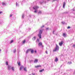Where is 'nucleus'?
<instances>
[{
	"instance_id": "obj_1",
	"label": "nucleus",
	"mask_w": 75,
	"mask_h": 75,
	"mask_svg": "<svg viewBox=\"0 0 75 75\" xmlns=\"http://www.w3.org/2000/svg\"><path fill=\"white\" fill-rule=\"evenodd\" d=\"M39 8V7L36 5L35 6L33 7V9L35 10V11H34V13H37L38 12V9Z\"/></svg>"
},
{
	"instance_id": "obj_2",
	"label": "nucleus",
	"mask_w": 75,
	"mask_h": 75,
	"mask_svg": "<svg viewBox=\"0 0 75 75\" xmlns=\"http://www.w3.org/2000/svg\"><path fill=\"white\" fill-rule=\"evenodd\" d=\"M59 46L57 45V44H56V47L54 50H53V51H59Z\"/></svg>"
},
{
	"instance_id": "obj_3",
	"label": "nucleus",
	"mask_w": 75,
	"mask_h": 75,
	"mask_svg": "<svg viewBox=\"0 0 75 75\" xmlns=\"http://www.w3.org/2000/svg\"><path fill=\"white\" fill-rule=\"evenodd\" d=\"M42 33V30H40L39 31V33L38 35V36L40 39L41 38V34Z\"/></svg>"
},
{
	"instance_id": "obj_4",
	"label": "nucleus",
	"mask_w": 75,
	"mask_h": 75,
	"mask_svg": "<svg viewBox=\"0 0 75 75\" xmlns=\"http://www.w3.org/2000/svg\"><path fill=\"white\" fill-rule=\"evenodd\" d=\"M64 42L63 41H62L60 42L59 43V45L60 46H62V44H63V43Z\"/></svg>"
},
{
	"instance_id": "obj_5",
	"label": "nucleus",
	"mask_w": 75,
	"mask_h": 75,
	"mask_svg": "<svg viewBox=\"0 0 75 75\" xmlns=\"http://www.w3.org/2000/svg\"><path fill=\"white\" fill-rule=\"evenodd\" d=\"M42 45V44L41 42H40L39 43L38 45L39 46H40L41 45H42V47H43V45Z\"/></svg>"
},
{
	"instance_id": "obj_6",
	"label": "nucleus",
	"mask_w": 75,
	"mask_h": 75,
	"mask_svg": "<svg viewBox=\"0 0 75 75\" xmlns=\"http://www.w3.org/2000/svg\"><path fill=\"white\" fill-rule=\"evenodd\" d=\"M63 35L64 37H67V33H63Z\"/></svg>"
},
{
	"instance_id": "obj_7",
	"label": "nucleus",
	"mask_w": 75,
	"mask_h": 75,
	"mask_svg": "<svg viewBox=\"0 0 75 75\" xmlns=\"http://www.w3.org/2000/svg\"><path fill=\"white\" fill-rule=\"evenodd\" d=\"M66 4V3L65 2H64V4L63 6V7L64 8H65V5Z\"/></svg>"
},
{
	"instance_id": "obj_8",
	"label": "nucleus",
	"mask_w": 75,
	"mask_h": 75,
	"mask_svg": "<svg viewBox=\"0 0 75 75\" xmlns=\"http://www.w3.org/2000/svg\"><path fill=\"white\" fill-rule=\"evenodd\" d=\"M31 49H28L26 51V54H28V53L29 52V51H30Z\"/></svg>"
},
{
	"instance_id": "obj_9",
	"label": "nucleus",
	"mask_w": 75,
	"mask_h": 75,
	"mask_svg": "<svg viewBox=\"0 0 75 75\" xmlns=\"http://www.w3.org/2000/svg\"><path fill=\"white\" fill-rule=\"evenodd\" d=\"M12 2H13V0H10L8 1V3H9V4H11V3Z\"/></svg>"
},
{
	"instance_id": "obj_10",
	"label": "nucleus",
	"mask_w": 75,
	"mask_h": 75,
	"mask_svg": "<svg viewBox=\"0 0 75 75\" xmlns=\"http://www.w3.org/2000/svg\"><path fill=\"white\" fill-rule=\"evenodd\" d=\"M11 66H10V65H8V69L9 70H10V69H11Z\"/></svg>"
},
{
	"instance_id": "obj_11",
	"label": "nucleus",
	"mask_w": 75,
	"mask_h": 75,
	"mask_svg": "<svg viewBox=\"0 0 75 75\" xmlns=\"http://www.w3.org/2000/svg\"><path fill=\"white\" fill-rule=\"evenodd\" d=\"M30 50H31L30 51H31V53H32V54H33V53H34V50L31 49H30Z\"/></svg>"
},
{
	"instance_id": "obj_12",
	"label": "nucleus",
	"mask_w": 75,
	"mask_h": 75,
	"mask_svg": "<svg viewBox=\"0 0 75 75\" xmlns=\"http://www.w3.org/2000/svg\"><path fill=\"white\" fill-rule=\"evenodd\" d=\"M23 68H24V67H23V66H22L20 67V70H22V69H23Z\"/></svg>"
},
{
	"instance_id": "obj_13",
	"label": "nucleus",
	"mask_w": 75,
	"mask_h": 75,
	"mask_svg": "<svg viewBox=\"0 0 75 75\" xmlns=\"http://www.w3.org/2000/svg\"><path fill=\"white\" fill-rule=\"evenodd\" d=\"M11 69L12 71H14V67H11Z\"/></svg>"
},
{
	"instance_id": "obj_14",
	"label": "nucleus",
	"mask_w": 75,
	"mask_h": 75,
	"mask_svg": "<svg viewBox=\"0 0 75 75\" xmlns=\"http://www.w3.org/2000/svg\"><path fill=\"white\" fill-rule=\"evenodd\" d=\"M38 62V59H35L34 61V63H37Z\"/></svg>"
},
{
	"instance_id": "obj_15",
	"label": "nucleus",
	"mask_w": 75,
	"mask_h": 75,
	"mask_svg": "<svg viewBox=\"0 0 75 75\" xmlns=\"http://www.w3.org/2000/svg\"><path fill=\"white\" fill-rule=\"evenodd\" d=\"M2 5L4 6L6 4V2H3L2 3Z\"/></svg>"
},
{
	"instance_id": "obj_16",
	"label": "nucleus",
	"mask_w": 75,
	"mask_h": 75,
	"mask_svg": "<svg viewBox=\"0 0 75 75\" xmlns=\"http://www.w3.org/2000/svg\"><path fill=\"white\" fill-rule=\"evenodd\" d=\"M16 7H18L19 6V4H18L17 2L16 3Z\"/></svg>"
},
{
	"instance_id": "obj_17",
	"label": "nucleus",
	"mask_w": 75,
	"mask_h": 75,
	"mask_svg": "<svg viewBox=\"0 0 75 75\" xmlns=\"http://www.w3.org/2000/svg\"><path fill=\"white\" fill-rule=\"evenodd\" d=\"M58 61V58H56L54 60V61L55 62H57Z\"/></svg>"
},
{
	"instance_id": "obj_18",
	"label": "nucleus",
	"mask_w": 75,
	"mask_h": 75,
	"mask_svg": "<svg viewBox=\"0 0 75 75\" xmlns=\"http://www.w3.org/2000/svg\"><path fill=\"white\" fill-rule=\"evenodd\" d=\"M42 13V12L41 11H39L38 13V14H41Z\"/></svg>"
},
{
	"instance_id": "obj_19",
	"label": "nucleus",
	"mask_w": 75,
	"mask_h": 75,
	"mask_svg": "<svg viewBox=\"0 0 75 75\" xmlns=\"http://www.w3.org/2000/svg\"><path fill=\"white\" fill-rule=\"evenodd\" d=\"M35 68H38L39 67H41V65H38L37 66H35Z\"/></svg>"
},
{
	"instance_id": "obj_20",
	"label": "nucleus",
	"mask_w": 75,
	"mask_h": 75,
	"mask_svg": "<svg viewBox=\"0 0 75 75\" xmlns=\"http://www.w3.org/2000/svg\"><path fill=\"white\" fill-rule=\"evenodd\" d=\"M35 39H36V37H35H35H33V38L32 39V40H35Z\"/></svg>"
},
{
	"instance_id": "obj_21",
	"label": "nucleus",
	"mask_w": 75,
	"mask_h": 75,
	"mask_svg": "<svg viewBox=\"0 0 75 75\" xmlns=\"http://www.w3.org/2000/svg\"><path fill=\"white\" fill-rule=\"evenodd\" d=\"M72 64V62H69L67 63V64Z\"/></svg>"
},
{
	"instance_id": "obj_22",
	"label": "nucleus",
	"mask_w": 75,
	"mask_h": 75,
	"mask_svg": "<svg viewBox=\"0 0 75 75\" xmlns=\"http://www.w3.org/2000/svg\"><path fill=\"white\" fill-rule=\"evenodd\" d=\"M24 14H23L22 15V18H24Z\"/></svg>"
},
{
	"instance_id": "obj_23",
	"label": "nucleus",
	"mask_w": 75,
	"mask_h": 75,
	"mask_svg": "<svg viewBox=\"0 0 75 75\" xmlns=\"http://www.w3.org/2000/svg\"><path fill=\"white\" fill-rule=\"evenodd\" d=\"M13 42H14V40H11V41L10 42V44H11V43H13Z\"/></svg>"
},
{
	"instance_id": "obj_24",
	"label": "nucleus",
	"mask_w": 75,
	"mask_h": 75,
	"mask_svg": "<svg viewBox=\"0 0 75 75\" xmlns=\"http://www.w3.org/2000/svg\"><path fill=\"white\" fill-rule=\"evenodd\" d=\"M13 52L14 53H15V52H16V49H15L14 50H13Z\"/></svg>"
},
{
	"instance_id": "obj_25",
	"label": "nucleus",
	"mask_w": 75,
	"mask_h": 75,
	"mask_svg": "<svg viewBox=\"0 0 75 75\" xmlns=\"http://www.w3.org/2000/svg\"><path fill=\"white\" fill-rule=\"evenodd\" d=\"M25 40H24L23 42V44H24V43H25Z\"/></svg>"
},
{
	"instance_id": "obj_26",
	"label": "nucleus",
	"mask_w": 75,
	"mask_h": 75,
	"mask_svg": "<svg viewBox=\"0 0 75 75\" xmlns=\"http://www.w3.org/2000/svg\"><path fill=\"white\" fill-rule=\"evenodd\" d=\"M24 70L25 71H27V69L26 67L24 68Z\"/></svg>"
},
{
	"instance_id": "obj_27",
	"label": "nucleus",
	"mask_w": 75,
	"mask_h": 75,
	"mask_svg": "<svg viewBox=\"0 0 75 75\" xmlns=\"http://www.w3.org/2000/svg\"><path fill=\"white\" fill-rule=\"evenodd\" d=\"M44 71V69H42V70H40V72H42V71Z\"/></svg>"
},
{
	"instance_id": "obj_28",
	"label": "nucleus",
	"mask_w": 75,
	"mask_h": 75,
	"mask_svg": "<svg viewBox=\"0 0 75 75\" xmlns=\"http://www.w3.org/2000/svg\"><path fill=\"white\" fill-rule=\"evenodd\" d=\"M13 16V14H10V16H9L10 17H11Z\"/></svg>"
},
{
	"instance_id": "obj_29",
	"label": "nucleus",
	"mask_w": 75,
	"mask_h": 75,
	"mask_svg": "<svg viewBox=\"0 0 75 75\" xmlns=\"http://www.w3.org/2000/svg\"><path fill=\"white\" fill-rule=\"evenodd\" d=\"M49 30V28H46V31H47V30Z\"/></svg>"
},
{
	"instance_id": "obj_30",
	"label": "nucleus",
	"mask_w": 75,
	"mask_h": 75,
	"mask_svg": "<svg viewBox=\"0 0 75 75\" xmlns=\"http://www.w3.org/2000/svg\"><path fill=\"white\" fill-rule=\"evenodd\" d=\"M18 65H19V66H20V65H21V64H20V62H19L18 63Z\"/></svg>"
},
{
	"instance_id": "obj_31",
	"label": "nucleus",
	"mask_w": 75,
	"mask_h": 75,
	"mask_svg": "<svg viewBox=\"0 0 75 75\" xmlns=\"http://www.w3.org/2000/svg\"><path fill=\"white\" fill-rule=\"evenodd\" d=\"M6 65H8V62H6Z\"/></svg>"
},
{
	"instance_id": "obj_32",
	"label": "nucleus",
	"mask_w": 75,
	"mask_h": 75,
	"mask_svg": "<svg viewBox=\"0 0 75 75\" xmlns=\"http://www.w3.org/2000/svg\"><path fill=\"white\" fill-rule=\"evenodd\" d=\"M62 23L63 24H65V22H62Z\"/></svg>"
},
{
	"instance_id": "obj_33",
	"label": "nucleus",
	"mask_w": 75,
	"mask_h": 75,
	"mask_svg": "<svg viewBox=\"0 0 75 75\" xmlns=\"http://www.w3.org/2000/svg\"><path fill=\"white\" fill-rule=\"evenodd\" d=\"M37 41H38V42H40V40H39V39H38L37 40Z\"/></svg>"
},
{
	"instance_id": "obj_34",
	"label": "nucleus",
	"mask_w": 75,
	"mask_h": 75,
	"mask_svg": "<svg viewBox=\"0 0 75 75\" xmlns=\"http://www.w3.org/2000/svg\"><path fill=\"white\" fill-rule=\"evenodd\" d=\"M71 28V27H69V26L67 28H68V29H69V28Z\"/></svg>"
},
{
	"instance_id": "obj_35",
	"label": "nucleus",
	"mask_w": 75,
	"mask_h": 75,
	"mask_svg": "<svg viewBox=\"0 0 75 75\" xmlns=\"http://www.w3.org/2000/svg\"><path fill=\"white\" fill-rule=\"evenodd\" d=\"M54 32H55V31L53 30V34H54Z\"/></svg>"
},
{
	"instance_id": "obj_36",
	"label": "nucleus",
	"mask_w": 75,
	"mask_h": 75,
	"mask_svg": "<svg viewBox=\"0 0 75 75\" xmlns=\"http://www.w3.org/2000/svg\"><path fill=\"white\" fill-rule=\"evenodd\" d=\"M56 0H53V1H52V2H54V1H56Z\"/></svg>"
},
{
	"instance_id": "obj_37",
	"label": "nucleus",
	"mask_w": 75,
	"mask_h": 75,
	"mask_svg": "<svg viewBox=\"0 0 75 75\" xmlns=\"http://www.w3.org/2000/svg\"><path fill=\"white\" fill-rule=\"evenodd\" d=\"M73 47H75V45H73Z\"/></svg>"
},
{
	"instance_id": "obj_38",
	"label": "nucleus",
	"mask_w": 75,
	"mask_h": 75,
	"mask_svg": "<svg viewBox=\"0 0 75 75\" xmlns=\"http://www.w3.org/2000/svg\"><path fill=\"white\" fill-rule=\"evenodd\" d=\"M44 2H40V4H42V3H43Z\"/></svg>"
},
{
	"instance_id": "obj_39",
	"label": "nucleus",
	"mask_w": 75,
	"mask_h": 75,
	"mask_svg": "<svg viewBox=\"0 0 75 75\" xmlns=\"http://www.w3.org/2000/svg\"><path fill=\"white\" fill-rule=\"evenodd\" d=\"M44 27V25H43L41 27V28H42Z\"/></svg>"
},
{
	"instance_id": "obj_40",
	"label": "nucleus",
	"mask_w": 75,
	"mask_h": 75,
	"mask_svg": "<svg viewBox=\"0 0 75 75\" xmlns=\"http://www.w3.org/2000/svg\"><path fill=\"white\" fill-rule=\"evenodd\" d=\"M1 13H2V12L0 11V14H1Z\"/></svg>"
},
{
	"instance_id": "obj_41",
	"label": "nucleus",
	"mask_w": 75,
	"mask_h": 75,
	"mask_svg": "<svg viewBox=\"0 0 75 75\" xmlns=\"http://www.w3.org/2000/svg\"><path fill=\"white\" fill-rule=\"evenodd\" d=\"M73 11H75V10L74 9H73L72 10Z\"/></svg>"
},
{
	"instance_id": "obj_42",
	"label": "nucleus",
	"mask_w": 75,
	"mask_h": 75,
	"mask_svg": "<svg viewBox=\"0 0 75 75\" xmlns=\"http://www.w3.org/2000/svg\"><path fill=\"white\" fill-rule=\"evenodd\" d=\"M35 53H36L37 52V51H36V50H35Z\"/></svg>"
},
{
	"instance_id": "obj_43",
	"label": "nucleus",
	"mask_w": 75,
	"mask_h": 75,
	"mask_svg": "<svg viewBox=\"0 0 75 75\" xmlns=\"http://www.w3.org/2000/svg\"><path fill=\"white\" fill-rule=\"evenodd\" d=\"M46 54H48V52H47V51H46Z\"/></svg>"
},
{
	"instance_id": "obj_44",
	"label": "nucleus",
	"mask_w": 75,
	"mask_h": 75,
	"mask_svg": "<svg viewBox=\"0 0 75 75\" xmlns=\"http://www.w3.org/2000/svg\"><path fill=\"white\" fill-rule=\"evenodd\" d=\"M74 74H75V71H74Z\"/></svg>"
},
{
	"instance_id": "obj_45",
	"label": "nucleus",
	"mask_w": 75,
	"mask_h": 75,
	"mask_svg": "<svg viewBox=\"0 0 75 75\" xmlns=\"http://www.w3.org/2000/svg\"><path fill=\"white\" fill-rule=\"evenodd\" d=\"M33 74V75H34V74Z\"/></svg>"
},
{
	"instance_id": "obj_46",
	"label": "nucleus",
	"mask_w": 75,
	"mask_h": 75,
	"mask_svg": "<svg viewBox=\"0 0 75 75\" xmlns=\"http://www.w3.org/2000/svg\"><path fill=\"white\" fill-rule=\"evenodd\" d=\"M45 3H46V2L45 1Z\"/></svg>"
},
{
	"instance_id": "obj_47",
	"label": "nucleus",
	"mask_w": 75,
	"mask_h": 75,
	"mask_svg": "<svg viewBox=\"0 0 75 75\" xmlns=\"http://www.w3.org/2000/svg\"><path fill=\"white\" fill-rule=\"evenodd\" d=\"M0 51H1V50L0 49Z\"/></svg>"
},
{
	"instance_id": "obj_48",
	"label": "nucleus",
	"mask_w": 75,
	"mask_h": 75,
	"mask_svg": "<svg viewBox=\"0 0 75 75\" xmlns=\"http://www.w3.org/2000/svg\"><path fill=\"white\" fill-rule=\"evenodd\" d=\"M49 0H47V1H49Z\"/></svg>"
},
{
	"instance_id": "obj_49",
	"label": "nucleus",
	"mask_w": 75,
	"mask_h": 75,
	"mask_svg": "<svg viewBox=\"0 0 75 75\" xmlns=\"http://www.w3.org/2000/svg\"><path fill=\"white\" fill-rule=\"evenodd\" d=\"M29 75H31V74H29Z\"/></svg>"
}]
</instances>
